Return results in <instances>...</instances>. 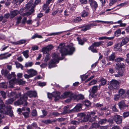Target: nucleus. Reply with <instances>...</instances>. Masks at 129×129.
Wrapping results in <instances>:
<instances>
[{"label": "nucleus", "instance_id": "obj_36", "mask_svg": "<svg viewBox=\"0 0 129 129\" xmlns=\"http://www.w3.org/2000/svg\"><path fill=\"white\" fill-rule=\"evenodd\" d=\"M15 64L17 68H20L21 69H23V67L21 64L17 62H15Z\"/></svg>", "mask_w": 129, "mask_h": 129}, {"label": "nucleus", "instance_id": "obj_58", "mask_svg": "<svg viewBox=\"0 0 129 129\" xmlns=\"http://www.w3.org/2000/svg\"><path fill=\"white\" fill-rule=\"evenodd\" d=\"M88 77V76L87 75L86 76L85 75H83L82 76H80L82 80H84L86 79Z\"/></svg>", "mask_w": 129, "mask_h": 129}, {"label": "nucleus", "instance_id": "obj_55", "mask_svg": "<svg viewBox=\"0 0 129 129\" xmlns=\"http://www.w3.org/2000/svg\"><path fill=\"white\" fill-rule=\"evenodd\" d=\"M101 84L103 85H105L106 83V80L103 78H102L101 79Z\"/></svg>", "mask_w": 129, "mask_h": 129}, {"label": "nucleus", "instance_id": "obj_11", "mask_svg": "<svg viewBox=\"0 0 129 129\" xmlns=\"http://www.w3.org/2000/svg\"><path fill=\"white\" fill-rule=\"evenodd\" d=\"M95 113L94 112H92L91 113H88L87 115L85 116L83 119L84 121L86 122L88 121H89L90 118L92 117V116H93L94 115Z\"/></svg>", "mask_w": 129, "mask_h": 129}, {"label": "nucleus", "instance_id": "obj_30", "mask_svg": "<svg viewBox=\"0 0 129 129\" xmlns=\"http://www.w3.org/2000/svg\"><path fill=\"white\" fill-rule=\"evenodd\" d=\"M82 20V19H81V17H78L73 19V21L75 23H78L81 21Z\"/></svg>", "mask_w": 129, "mask_h": 129}, {"label": "nucleus", "instance_id": "obj_18", "mask_svg": "<svg viewBox=\"0 0 129 129\" xmlns=\"http://www.w3.org/2000/svg\"><path fill=\"white\" fill-rule=\"evenodd\" d=\"M34 2L32 1H30L26 5V6L25 7V9H29L31 7V10L32 9V7L34 6V7L33 9H34L35 6L33 4Z\"/></svg>", "mask_w": 129, "mask_h": 129}, {"label": "nucleus", "instance_id": "obj_26", "mask_svg": "<svg viewBox=\"0 0 129 129\" xmlns=\"http://www.w3.org/2000/svg\"><path fill=\"white\" fill-rule=\"evenodd\" d=\"M114 38V37H100L99 38V40H113Z\"/></svg>", "mask_w": 129, "mask_h": 129}, {"label": "nucleus", "instance_id": "obj_60", "mask_svg": "<svg viewBox=\"0 0 129 129\" xmlns=\"http://www.w3.org/2000/svg\"><path fill=\"white\" fill-rule=\"evenodd\" d=\"M120 96L119 94H116L114 96V100H115L117 101L118 100L119 97Z\"/></svg>", "mask_w": 129, "mask_h": 129}, {"label": "nucleus", "instance_id": "obj_50", "mask_svg": "<svg viewBox=\"0 0 129 129\" xmlns=\"http://www.w3.org/2000/svg\"><path fill=\"white\" fill-rule=\"evenodd\" d=\"M32 115L34 116H35L37 115V111L35 110H33L31 114Z\"/></svg>", "mask_w": 129, "mask_h": 129}, {"label": "nucleus", "instance_id": "obj_40", "mask_svg": "<svg viewBox=\"0 0 129 129\" xmlns=\"http://www.w3.org/2000/svg\"><path fill=\"white\" fill-rule=\"evenodd\" d=\"M17 81V83L19 85H23L25 83V81H23L21 79H19L17 81L16 80V81Z\"/></svg>", "mask_w": 129, "mask_h": 129}, {"label": "nucleus", "instance_id": "obj_24", "mask_svg": "<svg viewBox=\"0 0 129 129\" xmlns=\"http://www.w3.org/2000/svg\"><path fill=\"white\" fill-rule=\"evenodd\" d=\"M19 13V11L17 10H14L10 13V17L13 18L16 16Z\"/></svg>", "mask_w": 129, "mask_h": 129}, {"label": "nucleus", "instance_id": "obj_49", "mask_svg": "<svg viewBox=\"0 0 129 129\" xmlns=\"http://www.w3.org/2000/svg\"><path fill=\"white\" fill-rule=\"evenodd\" d=\"M97 82V81L95 80H93L91 81L88 85V86H90L91 85L96 84Z\"/></svg>", "mask_w": 129, "mask_h": 129}, {"label": "nucleus", "instance_id": "obj_47", "mask_svg": "<svg viewBox=\"0 0 129 129\" xmlns=\"http://www.w3.org/2000/svg\"><path fill=\"white\" fill-rule=\"evenodd\" d=\"M84 104L86 106L88 107L90 106L91 103L89 101L86 100L85 101V104Z\"/></svg>", "mask_w": 129, "mask_h": 129}, {"label": "nucleus", "instance_id": "obj_25", "mask_svg": "<svg viewBox=\"0 0 129 129\" xmlns=\"http://www.w3.org/2000/svg\"><path fill=\"white\" fill-rule=\"evenodd\" d=\"M15 100V98H13L8 99L6 102V103L7 104H11Z\"/></svg>", "mask_w": 129, "mask_h": 129}, {"label": "nucleus", "instance_id": "obj_15", "mask_svg": "<svg viewBox=\"0 0 129 129\" xmlns=\"http://www.w3.org/2000/svg\"><path fill=\"white\" fill-rule=\"evenodd\" d=\"M11 55V54H8V53H5L3 54L0 55V59H3L7 58Z\"/></svg>", "mask_w": 129, "mask_h": 129}, {"label": "nucleus", "instance_id": "obj_61", "mask_svg": "<svg viewBox=\"0 0 129 129\" xmlns=\"http://www.w3.org/2000/svg\"><path fill=\"white\" fill-rule=\"evenodd\" d=\"M71 124L74 125H76L78 124V122H77V121L73 120L71 122Z\"/></svg>", "mask_w": 129, "mask_h": 129}, {"label": "nucleus", "instance_id": "obj_41", "mask_svg": "<svg viewBox=\"0 0 129 129\" xmlns=\"http://www.w3.org/2000/svg\"><path fill=\"white\" fill-rule=\"evenodd\" d=\"M77 39L79 44L81 45H83L84 44V41L83 39H82L79 38H77Z\"/></svg>", "mask_w": 129, "mask_h": 129}, {"label": "nucleus", "instance_id": "obj_2", "mask_svg": "<svg viewBox=\"0 0 129 129\" xmlns=\"http://www.w3.org/2000/svg\"><path fill=\"white\" fill-rule=\"evenodd\" d=\"M76 97L75 94L71 91H69L64 92L63 94L61 95V96H60V98L62 99L67 98H69L70 99L67 100L65 101L66 102H69L71 101V99H73V98H75Z\"/></svg>", "mask_w": 129, "mask_h": 129}, {"label": "nucleus", "instance_id": "obj_22", "mask_svg": "<svg viewBox=\"0 0 129 129\" xmlns=\"http://www.w3.org/2000/svg\"><path fill=\"white\" fill-rule=\"evenodd\" d=\"M129 41V38L127 37H126L123 39L121 43L120 44V47H121L123 45L127 43Z\"/></svg>", "mask_w": 129, "mask_h": 129}, {"label": "nucleus", "instance_id": "obj_9", "mask_svg": "<svg viewBox=\"0 0 129 129\" xmlns=\"http://www.w3.org/2000/svg\"><path fill=\"white\" fill-rule=\"evenodd\" d=\"M37 95V93L34 91H27L23 95L24 96L25 95L26 96L27 99V96H28L30 98L33 97H36Z\"/></svg>", "mask_w": 129, "mask_h": 129}, {"label": "nucleus", "instance_id": "obj_32", "mask_svg": "<svg viewBox=\"0 0 129 129\" xmlns=\"http://www.w3.org/2000/svg\"><path fill=\"white\" fill-rule=\"evenodd\" d=\"M76 96V98H73V99H75L76 98H77L78 100H82L84 98V96L81 94H79L78 95H77L75 94Z\"/></svg>", "mask_w": 129, "mask_h": 129}, {"label": "nucleus", "instance_id": "obj_57", "mask_svg": "<svg viewBox=\"0 0 129 129\" xmlns=\"http://www.w3.org/2000/svg\"><path fill=\"white\" fill-rule=\"evenodd\" d=\"M112 110L113 111L115 112H117L118 111V110L116 108L115 105L112 106Z\"/></svg>", "mask_w": 129, "mask_h": 129}, {"label": "nucleus", "instance_id": "obj_53", "mask_svg": "<svg viewBox=\"0 0 129 129\" xmlns=\"http://www.w3.org/2000/svg\"><path fill=\"white\" fill-rule=\"evenodd\" d=\"M116 2V0H110V6L112 5L113 4L115 3Z\"/></svg>", "mask_w": 129, "mask_h": 129}, {"label": "nucleus", "instance_id": "obj_38", "mask_svg": "<svg viewBox=\"0 0 129 129\" xmlns=\"http://www.w3.org/2000/svg\"><path fill=\"white\" fill-rule=\"evenodd\" d=\"M16 92H13L11 91H9L8 92V95L9 96H15Z\"/></svg>", "mask_w": 129, "mask_h": 129}, {"label": "nucleus", "instance_id": "obj_45", "mask_svg": "<svg viewBox=\"0 0 129 129\" xmlns=\"http://www.w3.org/2000/svg\"><path fill=\"white\" fill-rule=\"evenodd\" d=\"M33 63L32 62H28L25 64V67H31L33 65Z\"/></svg>", "mask_w": 129, "mask_h": 129}, {"label": "nucleus", "instance_id": "obj_63", "mask_svg": "<svg viewBox=\"0 0 129 129\" xmlns=\"http://www.w3.org/2000/svg\"><path fill=\"white\" fill-rule=\"evenodd\" d=\"M47 65V62H46L45 63H42L41 65L40 66L42 68H45Z\"/></svg>", "mask_w": 129, "mask_h": 129}, {"label": "nucleus", "instance_id": "obj_3", "mask_svg": "<svg viewBox=\"0 0 129 129\" xmlns=\"http://www.w3.org/2000/svg\"><path fill=\"white\" fill-rule=\"evenodd\" d=\"M53 59L49 63V67L50 68L55 67L56 63H58L59 60L61 59L59 57V56L56 53L53 54Z\"/></svg>", "mask_w": 129, "mask_h": 129}, {"label": "nucleus", "instance_id": "obj_39", "mask_svg": "<svg viewBox=\"0 0 129 129\" xmlns=\"http://www.w3.org/2000/svg\"><path fill=\"white\" fill-rule=\"evenodd\" d=\"M121 30L120 29H118L115 32V36L118 37L119 36V35L120 34Z\"/></svg>", "mask_w": 129, "mask_h": 129}, {"label": "nucleus", "instance_id": "obj_46", "mask_svg": "<svg viewBox=\"0 0 129 129\" xmlns=\"http://www.w3.org/2000/svg\"><path fill=\"white\" fill-rule=\"evenodd\" d=\"M97 118V116L95 115L94 116V115L93 116H92V117L91 118H90L89 120V121L91 122L94 121Z\"/></svg>", "mask_w": 129, "mask_h": 129}, {"label": "nucleus", "instance_id": "obj_34", "mask_svg": "<svg viewBox=\"0 0 129 129\" xmlns=\"http://www.w3.org/2000/svg\"><path fill=\"white\" fill-rule=\"evenodd\" d=\"M46 55L45 56L44 61L45 62H47L50 58V57L49 55V54L48 53H46Z\"/></svg>", "mask_w": 129, "mask_h": 129}, {"label": "nucleus", "instance_id": "obj_20", "mask_svg": "<svg viewBox=\"0 0 129 129\" xmlns=\"http://www.w3.org/2000/svg\"><path fill=\"white\" fill-rule=\"evenodd\" d=\"M0 107V113H5L8 107H6L4 104L1 105Z\"/></svg>", "mask_w": 129, "mask_h": 129}, {"label": "nucleus", "instance_id": "obj_56", "mask_svg": "<svg viewBox=\"0 0 129 129\" xmlns=\"http://www.w3.org/2000/svg\"><path fill=\"white\" fill-rule=\"evenodd\" d=\"M29 113L28 112H25L22 113L23 115L25 117H27L29 115Z\"/></svg>", "mask_w": 129, "mask_h": 129}, {"label": "nucleus", "instance_id": "obj_62", "mask_svg": "<svg viewBox=\"0 0 129 129\" xmlns=\"http://www.w3.org/2000/svg\"><path fill=\"white\" fill-rule=\"evenodd\" d=\"M46 85V83L45 82H40L38 83V85L40 86H43Z\"/></svg>", "mask_w": 129, "mask_h": 129}, {"label": "nucleus", "instance_id": "obj_23", "mask_svg": "<svg viewBox=\"0 0 129 129\" xmlns=\"http://www.w3.org/2000/svg\"><path fill=\"white\" fill-rule=\"evenodd\" d=\"M34 7V6H33L32 7V9L30 10L29 11L27 12L26 13H23L22 14V16H25L27 15L28 16L31 15L32 13L34 12L35 11V10L33 9V8Z\"/></svg>", "mask_w": 129, "mask_h": 129}, {"label": "nucleus", "instance_id": "obj_21", "mask_svg": "<svg viewBox=\"0 0 129 129\" xmlns=\"http://www.w3.org/2000/svg\"><path fill=\"white\" fill-rule=\"evenodd\" d=\"M96 25L94 24L91 23L86 25L83 29L81 30L83 31H85L86 30L90 29V27L95 26Z\"/></svg>", "mask_w": 129, "mask_h": 129}, {"label": "nucleus", "instance_id": "obj_43", "mask_svg": "<svg viewBox=\"0 0 129 129\" xmlns=\"http://www.w3.org/2000/svg\"><path fill=\"white\" fill-rule=\"evenodd\" d=\"M62 33V32H57V33H50L48 35H47V36H52V35H58L60 34H61Z\"/></svg>", "mask_w": 129, "mask_h": 129}, {"label": "nucleus", "instance_id": "obj_59", "mask_svg": "<svg viewBox=\"0 0 129 129\" xmlns=\"http://www.w3.org/2000/svg\"><path fill=\"white\" fill-rule=\"evenodd\" d=\"M43 122L44 123L47 124L51 123L52 122V121L48 119L44 121Z\"/></svg>", "mask_w": 129, "mask_h": 129}, {"label": "nucleus", "instance_id": "obj_44", "mask_svg": "<svg viewBox=\"0 0 129 129\" xmlns=\"http://www.w3.org/2000/svg\"><path fill=\"white\" fill-rule=\"evenodd\" d=\"M1 94L2 95V97L4 99H5L7 97L6 94L4 91H2L0 92Z\"/></svg>", "mask_w": 129, "mask_h": 129}, {"label": "nucleus", "instance_id": "obj_52", "mask_svg": "<svg viewBox=\"0 0 129 129\" xmlns=\"http://www.w3.org/2000/svg\"><path fill=\"white\" fill-rule=\"evenodd\" d=\"M109 60H113L115 58V56L113 54H112L109 57Z\"/></svg>", "mask_w": 129, "mask_h": 129}, {"label": "nucleus", "instance_id": "obj_29", "mask_svg": "<svg viewBox=\"0 0 129 129\" xmlns=\"http://www.w3.org/2000/svg\"><path fill=\"white\" fill-rule=\"evenodd\" d=\"M26 40H20L19 41L14 42L13 43L15 44H24L26 42Z\"/></svg>", "mask_w": 129, "mask_h": 129}, {"label": "nucleus", "instance_id": "obj_19", "mask_svg": "<svg viewBox=\"0 0 129 129\" xmlns=\"http://www.w3.org/2000/svg\"><path fill=\"white\" fill-rule=\"evenodd\" d=\"M28 72L29 74H30V76L31 77L36 75L37 73V72L36 71L33 69L28 70Z\"/></svg>", "mask_w": 129, "mask_h": 129}, {"label": "nucleus", "instance_id": "obj_5", "mask_svg": "<svg viewBox=\"0 0 129 129\" xmlns=\"http://www.w3.org/2000/svg\"><path fill=\"white\" fill-rule=\"evenodd\" d=\"M60 93L57 91H55L50 93H48L47 95L48 98L51 99L52 97L54 98V100L55 101L58 100L60 98Z\"/></svg>", "mask_w": 129, "mask_h": 129}, {"label": "nucleus", "instance_id": "obj_16", "mask_svg": "<svg viewBox=\"0 0 129 129\" xmlns=\"http://www.w3.org/2000/svg\"><path fill=\"white\" fill-rule=\"evenodd\" d=\"M11 106H8V108L7 109L5 113L8 115H9L10 116H12L13 115V111L11 109Z\"/></svg>", "mask_w": 129, "mask_h": 129}, {"label": "nucleus", "instance_id": "obj_12", "mask_svg": "<svg viewBox=\"0 0 129 129\" xmlns=\"http://www.w3.org/2000/svg\"><path fill=\"white\" fill-rule=\"evenodd\" d=\"M118 105L120 109H123L124 107L127 106V105L125 104L124 101H123L119 102L118 104Z\"/></svg>", "mask_w": 129, "mask_h": 129}, {"label": "nucleus", "instance_id": "obj_54", "mask_svg": "<svg viewBox=\"0 0 129 129\" xmlns=\"http://www.w3.org/2000/svg\"><path fill=\"white\" fill-rule=\"evenodd\" d=\"M88 49L89 50H91L93 52L97 53L98 52L96 49H94V48H91V46L88 48Z\"/></svg>", "mask_w": 129, "mask_h": 129}, {"label": "nucleus", "instance_id": "obj_37", "mask_svg": "<svg viewBox=\"0 0 129 129\" xmlns=\"http://www.w3.org/2000/svg\"><path fill=\"white\" fill-rule=\"evenodd\" d=\"M98 124L95 123H93L92 124L91 126H90V129H92V128H95L98 127Z\"/></svg>", "mask_w": 129, "mask_h": 129}, {"label": "nucleus", "instance_id": "obj_10", "mask_svg": "<svg viewBox=\"0 0 129 129\" xmlns=\"http://www.w3.org/2000/svg\"><path fill=\"white\" fill-rule=\"evenodd\" d=\"M54 47L51 45H50L46 47H43L42 49V51L44 54H46L49 51L52 49Z\"/></svg>", "mask_w": 129, "mask_h": 129}, {"label": "nucleus", "instance_id": "obj_1", "mask_svg": "<svg viewBox=\"0 0 129 129\" xmlns=\"http://www.w3.org/2000/svg\"><path fill=\"white\" fill-rule=\"evenodd\" d=\"M61 55L67 54L71 55L75 51V49L73 47L69 45L65 46V44L61 43L58 47Z\"/></svg>", "mask_w": 129, "mask_h": 129}, {"label": "nucleus", "instance_id": "obj_8", "mask_svg": "<svg viewBox=\"0 0 129 129\" xmlns=\"http://www.w3.org/2000/svg\"><path fill=\"white\" fill-rule=\"evenodd\" d=\"M122 116L116 114L114 116L113 119L116 124H120L122 122Z\"/></svg>", "mask_w": 129, "mask_h": 129}, {"label": "nucleus", "instance_id": "obj_17", "mask_svg": "<svg viewBox=\"0 0 129 129\" xmlns=\"http://www.w3.org/2000/svg\"><path fill=\"white\" fill-rule=\"evenodd\" d=\"M69 106H67L64 107L63 113L64 114L69 113L73 111L72 109L70 110L69 109Z\"/></svg>", "mask_w": 129, "mask_h": 129}, {"label": "nucleus", "instance_id": "obj_7", "mask_svg": "<svg viewBox=\"0 0 129 129\" xmlns=\"http://www.w3.org/2000/svg\"><path fill=\"white\" fill-rule=\"evenodd\" d=\"M110 85L108 86V88L111 90L118 89L119 87L118 82L115 80H112L110 82Z\"/></svg>", "mask_w": 129, "mask_h": 129}, {"label": "nucleus", "instance_id": "obj_31", "mask_svg": "<svg viewBox=\"0 0 129 129\" xmlns=\"http://www.w3.org/2000/svg\"><path fill=\"white\" fill-rule=\"evenodd\" d=\"M107 122V119L106 118L100 119L99 122L100 124H103L106 123Z\"/></svg>", "mask_w": 129, "mask_h": 129}, {"label": "nucleus", "instance_id": "obj_28", "mask_svg": "<svg viewBox=\"0 0 129 129\" xmlns=\"http://www.w3.org/2000/svg\"><path fill=\"white\" fill-rule=\"evenodd\" d=\"M116 66L118 67V68H123L124 65L123 63H121L120 62H117L116 63Z\"/></svg>", "mask_w": 129, "mask_h": 129}, {"label": "nucleus", "instance_id": "obj_48", "mask_svg": "<svg viewBox=\"0 0 129 129\" xmlns=\"http://www.w3.org/2000/svg\"><path fill=\"white\" fill-rule=\"evenodd\" d=\"M88 13L87 12L85 11H84L82 13V14H81V16L82 17H85V16H88Z\"/></svg>", "mask_w": 129, "mask_h": 129}, {"label": "nucleus", "instance_id": "obj_35", "mask_svg": "<svg viewBox=\"0 0 129 129\" xmlns=\"http://www.w3.org/2000/svg\"><path fill=\"white\" fill-rule=\"evenodd\" d=\"M123 117L124 118L128 117L129 116V112L128 111L123 112L122 114Z\"/></svg>", "mask_w": 129, "mask_h": 129}, {"label": "nucleus", "instance_id": "obj_64", "mask_svg": "<svg viewBox=\"0 0 129 129\" xmlns=\"http://www.w3.org/2000/svg\"><path fill=\"white\" fill-rule=\"evenodd\" d=\"M31 125L33 127L35 128H38V127L37 126V124L35 122H34Z\"/></svg>", "mask_w": 129, "mask_h": 129}, {"label": "nucleus", "instance_id": "obj_14", "mask_svg": "<svg viewBox=\"0 0 129 129\" xmlns=\"http://www.w3.org/2000/svg\"><path fill=\"white\" fill-rule=\"evenodd\" d=\"M104 42L103 41H101L99 42H95L91 46V47L92 48H94L95 47H99L100 45H102Z\"/></svg>", "mask_w": 129, "mask_h": 129}, {"label": "nucleus", "instance_id": "obj_42", "mask_svg": "<svg viewBox=\"0 0 129 129\" xmlns=\"http://www.w3.org/2000/svg\"><path fill=\"white\" fill-rule=\"evenodd\" d=\"M28 50H26L25 51H24L23 52V53L24 56L26 58H27L29 57V55H28Z\"/></svg>", "mask_w": 129, "mask_h": 129}, {"label": "nucleus", "instance_id": "obj_6", "mask_svg": "<svg viewBox=\"0 0 129 129\" xmlns=\"http://www.w3.org/2000/svg\"><path fill=\"white\" fill-rule=\"evenodd\" d=\"M16 75L14 72H12L11 74H9L7 76V78L9 79H10L12 77L13 78L11 80H10L9 82V83L10 85L9 87L11 88L13 87V84L15 83L16 81Z\"/></svg>", "mask_w": 129, "mask_h": 129}, {"label": "nucleus", "instance_id": "obj_27", "mask_svg": "<svg viewBox=\"0 0 129 129\" xmlns=\"http://www.w3.org/2000/svg\"><path fill=\"white\" fill-rule=\"evenodd\" d=\"M119 94L120 96H122L125 92V90L123 89H120L118 90Z\"/></svg>", "mask_w": 129, "mask_h": 129}, {"label": "nucleus", "instance_id": "obj_51", "mask_svg": "<svg viewBox=\"0 0 129 129\" xmlns=\"http://www.w3.org/2000/svg\"><path fill=\"white\" fill-rule=\"evenodd\" d=\"M124 59V58L122 57H119L115 59V60L116 61H117L118 62H120V61H123Z\"/></svg>", "mask_w": 129, "mask_h": 129}, {"label": "nucleus", "instance_id": "obj_33", "mask_svg": "<svg viewBox=\"0 0 129 129\" xmlns=\"http://www.w3.org/2000/svg\"><path fill=\"white\" fill-rule=\"evenodd\" d=\"M97 90V86H94L92 87L91 92L93 94H94L96 92Z\"/></svg>", "mask_w": 129, "mask_h": 129}, {"label": "nucleus", "instance_id": "obj_4", "mask_svg": "<svg viewBox=\"0 0 129 129\" xmlns=\"http://www.w3.org/2000/svg\"><path fill=\"white\" fill-rule=\"evenodd\" d=\"M27 98L26 96L23 95L20 97V99L14 103V104L15 105H20L22 104L24 106H26L27 105L28 103L26 101Z\"/></svg>", "mask_w": 129, "mask_h": 129}, {"label": "nucleus", "instance_id": "obj_13", "mask_svg": "<svg viewBox=\"0 0 129 129\" xmlns=\"http://www.w3.org/2000/svg\"><path fill=\"white\" fill-rule=\"evenodd\" d=\"M82 104H77L75 107L72 109L73 111L78 112L81 109Z\"/></svg>", "mask_w": 129, "mask_h": 129}]
</instances>
